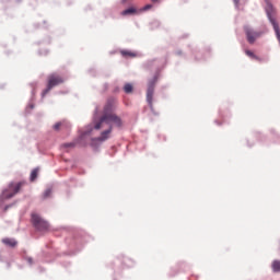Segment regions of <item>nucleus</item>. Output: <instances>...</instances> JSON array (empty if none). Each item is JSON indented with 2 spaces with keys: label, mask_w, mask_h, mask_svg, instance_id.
Returning <instances> with one entry per match:
<instances>
[{
  "label": "nucleus",
  "mask_w": 280,
  "mask_h": 280,
  "mask_svg": "<svg viewBox=\"0 0 280 280\" xmlns=\"http://www.w3.org/2000/svg\"><path fill=\"white\" fill-rule=\"evenodd\" d=\"M245 34H246L247 40L250 45H253L255 43V40H257V38H259V36H261V33H257L248 26L245 27Z\"/></svg>",
  "instance_id": "nucleus-6"
},
{
  "label": "nucleus",
  "mask_w": 280,
  "mask_h": 280,
  "mask_svg": "<svg viewBox=\"0 0 280 280\" xmlns=\"http://www.w3.org/2000/svg\"><path fill=\"white\" fill-rule=\"evenodd\" d=\"M32 223L35 229L40 231L42 233H45L50 229L49 222L45 221L43 218H40V215L36 213L32 214Z\"/></svg>",
  "instance_id": "nucleus-3"
},
{
  "label": "nucleus",
  "mask_w": 280,
  "mask_h": 280,
  "mask_svg": "<svg viewBox=\"0 0 280 280\" xmlns=\"http://www.w3.org/2000/svg\"><path fill=\"white\" fill-rule=\"evenodd\" d=\"M115 108H117V101L115 98H109L103 109V116L94 122L95 130H102L105 126H108V129L104 130L96 141H106L107 139H110L113 126H116V128H121V126H124L121 118L113 113Z\"/></svg>",
  "instance_id": "nucleus-1"
},
{
  "label": "nucleus",
  "mask_w": 280,
  "mask_h": 280,
  "mask_svg": "<svg viewBox=\"0 0 280 280\" xmlns=\"http://www.w3.org/2000/svg\"><path fill=\"white\" fill-rule=\"evenodd\" d=\"M51 196V189L50 188H47L44 194H43V198L44 200H46V198H50Z\"/></svg>",
  "instance_id": "nucleus-15"
},
{
  "label": "nucleus",
  "mask_w": 280,
  "mask_h": 280,
  "mask_svg": "<svg viewBox=\"0 0 280 280\" xmlns=\"http://www.w3.org/2000/svg\"><path fill=\"white\" fill-rule=\"evenodd\" d=\"M153 3H156V1H159V0H151Z\"/></svg>",
  "instance_id": "nucleus-20"
},
{
  "label": "nucleus",
  "mask_w": 280,
  "mask_h": 280,
  "mask_svg": "<svg viewBox=\"0 0 280 280\" xmlns=\"http://www.w3.org/2000/svg\"><path fill=\"white\" fill-rule=\"evenodd\" d=\"M36 178H38V168H35L32 171L31 177H30L31 183H34V180H36Z\"/></svg>",
  "instance_id": "nucleus-12"
},
{
  "label": "nucleus",
  "mask_w": 280,
  "mask_h": 280,
  "mask_svg": "<svg viewBox=\"0 0 280 280\" xmlns=\"http://www.w3.org/2000/svg\"><path fill=\"white\" fill-rule=\"evenodd\" d=\"M120 54L124 56V58H135L137 56V54L129 50H121Z\"/></svg>",
  "instance_id": "nucleus-9"
},
{
  "label": "nucleus",
  "mask_w": 280,
  "mask_h": 280,
  "mask_svg": "<svg viewBox=\"0 0 280 280\" xmlns=\"http://www.w3.org/2000/svg\"><path fill=\"white\" fill-rule=\"evenodd\" d=\"M65 82V79L58 74H50L48 77V84L47 88L43 91L42 97H45L49 91L54 89V86H58V84H62Z\"/></svg>",
  "instance_id": "nucleus-4"
},
{
  "label": "nucleus",
  "mask_w": 280,
  "mask_h": 280,
  "mask_svg": "<svg viewBox=\"0 0 280 280\" xmlns=\"http://www.w3.org/2000/svg\"><path fill=\"white\" fill-rule=\"evenodd\" d=\"M132 90H133L132 84H130V83L125 84V86H124L125 93H132Z\"/></svg>",
  "instance_id": "nucleus-14"
},
{
  "label": "nucleus",
  "mask_w": 280,
  "mask_h": 280,
  "mask_svg": "<svg viewBox=\"0 0 280 280\" xmlns=\"http://www.w3.org/2000/svg\"><path fill=\"white\" fill-rule=\"evenodd\" d=\"M28 264H34V260L32 258H27Z\"/></svg>",
  "instance_id": "nucleus-18"
},
{
  "label": "nucleus",
  "mask_w": 280,
  "mask_h": 280,
  "mask_svg": "<svg viewBox=\"0 0 280 280\" xmlns=\"http://www.w3.org/2000/svg\"><path fill=\"white\" fill-rule=\"evenodd\" d=\"M62 128H67V122L66 121H60L55 124L54 126V130H62Z\"/></svg>",
  "instance_id": "nucleus-10"
},
{
  "label": "nucleus",
  "mask_w": 280,
  "mask_h": 280,
  "mask_svg": "<svg viewBox=\"0 0 280 280\" xmlns=\"http://www.w3.org/2000/svg\"><path fill=\"white\" fill-rule=\"evenodd\" d=\"M2 244L4 246H9V248H15V246L19 244L14 238H2Z\"/></svg>",
  "instance_id": "nucleus-7"
},
{
  "label": "nucleus",
  "mask_w": 280,
  "mask_h": 280,
  "mask_svg": "<svg viewBox=\"0 0 280 280\" xmlns=\"http://www.w3.org/2000/svg\"><path fill=\"white\" fill-rule=\"evenodd\" d=\"M27 185L25 182H11L8 187L2 191L0 200H10L14 198L16 194H21L22 189Z\"/></svg>",
  "instance_id": "nucleus-2"
},
{
  "label": "nucleus",
  "mask_w": 280,
  "mask_h": 280,
  "mask_svg": "<svg viewBox=\"0 0 280 280\" xmlns=\"http://www.w3.org/2000/svg\"><path fill=\"white\" fill-rule=\"evenodd\" d=\"M233 2L235 3V5H240V0H233Z\"/></svg>",
  "instance_id": "nucleus-19"
},
{
  "label": "nucleus",
  "mask_w": 280,
  "mask_h": 280,
  "mask_svg": "<svg viewBox=\"0 0 280 280\" xmlns=\"http://www.w3.org/2000/svg\"><path fill=\"white\" fill-rule=\"evenodd\" d=\"M63 148H75V143H73V142L65 143Z\"/></svg>",
  "instance_id": "nucleus-16"
},
{
  "label": "nucleus",
  "mask_w": 280,
  "mask_h": 280,
  "mask_svg": "<svg viewBox=\"0 0 280 280\" xmlns=\"http://www.w3.org/2000/svg\"><path fill=\"white\" fill-rule=\"evenodd\" d=\"M273 272H280V260H275L271 265Z\"/></svg>",
  "instance_id": "nucleus-11"
},
{
  "label": "nucleus",
  "mask_w": 280,
  "mask_h": 280,
  "mask_svg": "<svg viewBox=\"0 0 280 280\" xmlns=\"http://www.w3.org/2000/svg\"><path fill=\"white\" fill-rule=\"evenodd\" d=\"M128 14H137V9L129 8L121 12V16H128Z\"/></svg>",
  "instance_id": "nucleus-8"
},
{
  "label": "nucleus",
  "mask_w": 280,
  "mask_h": 280,
  "mask_svg": "<svg viewBox=\"0 0 280 280\" xmlns=\"http://www.w3.org/2000/svg\"><path fill=\"white\" fill-rule=\"evenodd\" d=\"M144 12L148 11V10H152V4H147L143 7L142 9Z\"/></svg>",
  "instance_id": "nucleus-17"
},
{
  "label": "nucleus",
  "mask_w": 280,
  "mask_h": 280,
  "mask_svg": "<svg viewBox=\"0 0 280 280\" xmlns=\"http://www.w3.org/2000/svg\"><path fill=\"white\" fill-rule=\"evenodd\" d=\"M245 54L248 56V58H253V60H259V57H257L252 50H245Z\"/></svg>",
  "instance_id": "nucleus-13"
},
{
  "label": "nucleus",
  "mask_w": 280,
  "mask_h": 280,
  "mask_svg": "<svg viewBox=\"0 0 280 280\" xmlns=\"http://www.w3.org/2000/svg\"><path fill=\"white\" fill-rule=\"evenodd\" d=\"M153 100H154V81H151L149 82L148 90H147V102L151 109L154 108Z\"/></svg>",
  "instance_id": "nucleus-5"
}]
</instances>
